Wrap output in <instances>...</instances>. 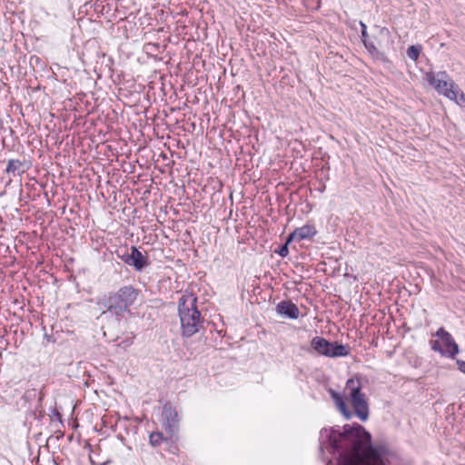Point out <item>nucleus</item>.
I'll list each match as a JSON object with an SVG mask.
<instances>
[{"label":"nucleus","mask_w":465,"mask_h":465,"mask_svg":"<svg viewBox=\"0 0 465 465\" xmlns=\"http://www.w3.org/2000/svg\"><path fill=\"white\" fill-rule=\"evenodd\" d=\"M365 48L368 50L369 54L375 59L381 61V62H383V63H387L389 62V59L387 57V55L385 54L384 52L381 51L378 49V47H376V45H374V43L370 40L369 38H366L362 41Z\"/></svg>","instance_id":"obj_12"},{"label":"nucleus","mask_w":465,"mask_h":465,"mask_svg":"<svg viewBox=\"0 0 465 465\" xmlns=\"http://www.w3.org/2000/svg\"><path fill=\"white\" fill-rule=\"evenodd\" d=\"M275 252H277L282 258L288 256V254H289L288 242H285L284 244L281 245L279 247V250L275 251Z\"/></svg>","instance_id":"obj_20"},{"label":"nucleus","mask_w":465,"mask_h":465,"mask_svg":"<svg viewBox=\"0 0 465 465\" xmlns=\"http://www.w3.org/2000/svg\"><path fill=\"white\" fill-rule=\"evenodd\" d=\"M331 396L332 400L335 402L336 407L338 410L342 413V415L347 419L350 420L352 416V413L348 409L343 398L334 391H331Z\"/></svg>","instance_id":"obj_14"},{"label":"nucleus","mask_w":465,"mask_h":465,"mask_svg":"<svg viewBox=\"0 0 465 465\" xmlns=\"http://www.w3.org/2000/svg\"><path fill=\"white\" fill-rule=\"evenodd\" d=\"M420 45H411L407 49V55L411 60L416 61L420 56Z\"/></svg>","instance_id":"obj_17"},{"label":"nucleus","mask_w":465,"mask_h":465,"mask_svg":"<svg viewBox=\"0 0 465 465\" xmlns=\"http://www.w3.org/2000/svg\"><path fill=\"white\" fill-rule=\"evenodd\" d=\"M381 34L386 33V34L388 35V34H389V31H388V29H387V28H382V29L381 30Z\"/></svg>","instance_id":"obj_25"},{"label":"nucleus","mask_w":465,"mask_h":465,"mask_svg":"<svg viewBox=\"0 0 465 465\" xmlns=\"http://www.w3.org/2000/svg\"><path fill=\"white\" fill-rule=\"evenodd\" d=\"M163 426L165 433L172 438L178 430V414L175 409L165 404L163 409Z\"/></svg>","instance_id":"obj_6"},{"label":"nucleus","mask_w":465,"mask_h":465,"mask_svg":"<svg viewBox=\"0 0 465 465\" xmlns=\"http://www.w3.org/2000/svg\"><path fill=\"white\" fill-rule=\"evenodd\" d=\"M355 415L362 421L369 418V404L365 394L350 399Z\"/></svg>","instance_id":"obj_8"},{"label":"nucleus","mask_w":465,"mask_h":465,"mask_svg":"<svg viewBox=\"0 0 465 465\" xmlns=\"http://www.w3.org/2000/svg\"><path fill=\"white\" fill-rule=\"evenodd\" d=\"M311 349L318 355L329 358L345 357L349 354V350L346 346L336 341H329L321 336L312 338Z\"/></svg>","instance_id":"obj_5"},{"label":"nucleus","mask_w":465,"mask_h":465,"mask_svg":"<svg viewBox=\"0 0 465 465\" xmlns=\"http://www.w3.org/2000/svg\"><path fill=\"white\" fill-rule=\"evenodd\" d=\"M131 264L136 271L141 272L150 264L147 256L143 255L135 246L130 248Z\"/></svg>","instance_id":"obj_10"},{"label":"nucleus","mask_w":465,"mask_h":465,"mask_svg":"<svg viewBox=\"0 0 465 465\" xmlns=\"http://www.w3.org/2000/svg\"><path fill=\"white\" fill-rule=\"evenodd\" d=\"M196 303L197 298L193 295H182L179 299L178 312L184 337H192L203 327V319Z\"/></svg>","instance_id":"obj_3"},{"label":"nucleus","mask_w":465,"mask_h":465,"mask_svg":"<svg viewBox=\"0 0 465 465\" xmlns=\"http://www.w3.org/2000/svg\"><path fill=\"white\" fill-rule=\"evenodd\" d=\"M276 312L283 317L296 320L300 316V310L292 301H282L276 305Z\"/></svg>","instance_id":"obj_9"},{"label":"nucleus","mask_w":465,"mask_h":465,"mask_svg":"<svg viewBox=\"0 0 465 465\" xmlns=\"http://www.w3.org/2000/svg\"><path fill=\"white\" fill-rule=\"evenodd\" d=\"M168 438H170L168 434L164 436L163 432L154 431L150 434L149 441L152 446L157 447L160 446L163 442L167 441Z\"/></svg>","instance_id":"obj_16"},{"label":"nucleus","mask_w":465,"mask_h":465,"mask_svg":"<svg viewBox=\"0 0 465 465\" xmlns=\"http://www.w3.org/2000/svg\"><path fill=\"white\" fill-rule=\"evenodd\" d=\"M360 25L361 27V41H363L364 39L369 37L368 33H367V26L363 22H360Z\"/></svg>","instance_id":"obj_21"},{"label":"nucleus","mask_w":465,"mask_h":465,"mask_svg":"<svg viewBox=\"0 0 465 465\" xmlns=\"http://www.w3.org/2000/svg\"><path fill=\"white\" fill-rule=\"evenodd\" d=\"M426 80L438 94L454 101L460 106L465 107V95L463 92L446 72L440 71L436 74L429 72L426 74Z\"/></svg>","instance_id":"obj_4"},{"label":"nucleus","mask_w":465,"mask_h":465,"mask_svg":"<svg viewBox=\"0 0 465 465\" xmlns=\"http://www.w3.org/2000/svg\"><path fill=\"white\" fill-rule=\"evenodd\" d=\"M133 343V338H128L122 341L118 346L123 347L124 349L129 347Z\"/></svg>","instance_id":"obj_22"},{"label":"nucleus","mask_w":465,"mask_h":465,"mask_svg":"<svg viewBox=\"0 0 465 465\" xmlns=\"http://www.w3.org/2000/svg\"><path fill=\"white\" fill-rule=\"evenodd\" d=\"M117 256L126 264H131V252H128L126 249L118 250L116 252Z\"/></svg>","instance_id":"obj_18"},{"label":"nucleus","mask_w":465,"mask_h":465,"mask_svg":"<svg viewBox=\"0 0 465 465\" xmlns=\"http://www.w3.org/2000/svg\"><path fill=\"white\" fill-rule=\"evenodd\" d=\"M320 449L338 454L337 465H386L391 456L387 446L371 443V434L363 426L346 424L320 431Z\"/></svg>","instance_id":"obj_1"},{"label":"nucleus","mask_w":465,"mask_h":465,"mask_svg":"<svg viewBox=\"0 0 465 465\" xmlns=\"http://www.w3.org/2000/svg\"><path fill=\"white\" fill-rule=\"evenodd\" d=\"M361 389L362 386L359 378L349 379L346 382L345 390L348 391L350 399L363 395Z\"/></svg>","instance_id":"obj_13"},{"label":"nucleus","mask_w":465,"mask_h":465,"mask_svg":"<svg viewBox=\"0 0 465 465\" xmlns=\"http://www.w3.org/2000/svg\"><path fill=\"white\" fill-rule=\"evenodd\" d=\"M456 363H457V365H458V369H459L461 372L465 373V361L457 360V361H456Z\"/></svg>","instance_id":"obj_23"},{"label":"nucleus","mask_w":465,"mask_h":465,"mask_svg":"<svg viewBox=\"0 0 465 465\" xmlns=\"http://www.w3.org/2000/svg\"><path fill=\"white\" fill-rule=\"evenodd\" d=\"M29 168L26 162L20 161L18 159H10L5 168V173L15 174H22L25 173Z\"/></svg>","instance_id":"obj_11"},{"label":"nucleus","mask_w":465,"mask_h":465,"mask_svg":"<svg viewBox=\"0 0 465 465\" xmlns=\"http://www.w3.org/2000/svg\"><path fill=\"white\" fill-rule=\"evenodd\" d=\"M294 239H298V234H295V230L292 233L289 234L286 242H288V244H289Z\"/></svg>","instance_id":"obj_24"},{"label":"nucleus","mask_w":465,"mask_h":465,"mask_svg":"<svg viewBox=\"0 0 465 465\" xmlns=\"http://www.w3.org/2000/svg\"><path fill=\"white\" fill-rule=\"evenodd\" d=\"M444 345L445 356L453 359L459 353V346L444 328H440L435 334Z\"/></svg>","instance_id":"obj_7"},{"label":"nucleus","mask_w":465,"mask_h":465,"mask_svg":"<svg viewBox=\"0 0 465 465\" xmlns=\"http://www.w3.org/2000/svg\"><path fill=\"white\" fill-rule=\"evenodd\" d=\"M441 343H442L441 341H440L438 340L430 341L431 350H433L434 351L440 352L442 356H445L444 349H443Z\"/></svg>","instance_id":"obj_19"},{"label":"nucleus","mask_w":465,"mask_h":465,"mask_svg":"<svg viewBox=\"0 0 465 465\" xmlns=\"http://www.w3.org/2000/svg\"><path fill=\"white\" fill-rule=\"evenodd\" d=\"M317 233L316 228L312 224H305L295 229V234H298V240H307L312 238Z\"/></svg>","instance_id":"obj_15"},{"label":"nucleus","mask_w":465,"mask_h":465,"mask_svg":"<svg viewBox=\"0 0 465 465\" xmlns=\"http://www.w3.org/2000/svg\"><path fill=\"white\" fill-rule=\"evenodd\" d=\"M139 295V290L132 285H124L116 292H109L98 302V305L111 312L117 318L123 317L125 312H130L129 308L134 303Z\"/></svg>","instance_id":"obj_2"}]
</instances>
